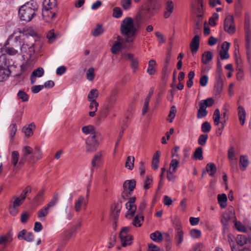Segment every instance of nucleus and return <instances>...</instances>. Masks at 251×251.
<instances>
[{"mask_svg":"<svg viewBox=\"0 0 251 251\" xmlns=\"http://www.w3.org/2000/svg\"><path fill=\"white\" fill-rule=\"evenodd\" d=\"M203 158L202 148L201 147L197 148L194 153L193 158L201 160Z\"/></svg>","mask_w":251,"mask_h":251,"instance_id":"obj_39","label":"nucleus"},{"mask_svg":"<svg viewBox=\"0 0 251 251\" xmlns=\"http://www.w3.org/2000/svg\"><path fill=\"white\" fill-rule=\"evenodd\" d=\"M103 32L102 25H97L96 27L92 31V34L94 36L97 37L101 34Z\"/></svg>","mask_w":251,"mask_h":251,"instance_id":"obj_46","label":"nucleus"},{"mask_svg":"<svg viewBox=\"0 0 251 251\" xmlns=\"http://www.w3.org/2000/svg\"><path fill=\"white\" fill-rule=\"evenodd\" d=\"M173 226L175 229V241L177 246H179L183 241L184 232L182 229V225L180 220L177 218L173 221Z\"/></svg>","mask_w":251,"mask_h":251,"instance_id":"obj_5","label":"nucleus"},{"mask_svg":"<svg viewBox=\"0 0 251 251\" xmlns=\"http://www.w3.org/2000/svg\"><path fill=\"white\" fill-rule=\"evenodd\" d=\"M95 70L93 67L90 68L86 72L87 79L89 81H92L95 76Z\"/></svg>","mask_w":251,"mask_h":251,"instance_id":"obj_49","label":"nucleus"},{"mask_svg":"<svg viewBox=\"0 0 251 251\" xmlns=\"http://www.w3.org/2000/svg\"><path fill=\"white\" fill-rule=\"evenodd\" d=\"M176 110L175 106H172L171 108V110L168 115V120H169V122L172 123L173 122V119L175 118L176 116Z\"/></svg>","mask_w":251,"mask_h":251,"instance_id":"obj_52","label":"nucleus"},{"mask_svg":"<svg viewBox=\"0 0 251 251\" xmlns=\"http://www.w3.org/2000/svg\"><path fill=\"white\" fill-rule=\"evenodd\" d=\"M18 97L23 101H26L28 99V95L24 91L22 90H20L18 92Z\"/></svg>","mask_w":251,"mask_h":251,"instance_id":"obj_57","label":"nucleus"},{"mask_svg":"<svg viewBox=\"0 0 251 251\" xmlns=\"http://www.w3.org/2000/svg\"><path fill=\"white\" fill-rule=\"evenodd\" d=\"M223 82L220 77H219L215 84L214 90L215 95H219L223 91Z\"/></svg>","mask_w":251,"mask_h":251,"instance_id":"obj_19","label":"nucleus"},{"mask_svg":"<svg viewBox=\"0 0 251 251\" xmlns=\"http://www.w3.org/2000/svg\"><path fill=\"white\" fill-rule=\"evenodd\" d=\"M10 130V142H12L13 141V138L17 132V126L16 124H12L9 126Z\"/></svg>","mask_w":251,"mask_h":251,"instance_id":"obj_45","label":"nucleus"},{"mask_svg":"<svg viewBox=\"0 0 251 251\" xmlns=\"http://www.w3.org/2000/svg\"><path fill=\"white\" fill-rule=\"evenodd\" d=\"M8 42H6L3 50L4 52L9 55H15L18 53V50L12 46H7Z\"/></svg>","mask_w":251,"mask_h":251,"instance_id":"obj_20","label":"nucleus"},{"mask_svg":"<svg viewBox=\"0 0 251 251\" xmlns=\"http://www.w3.org/2000/svg\"><path fill=\"white\" fill-rule=\"evenodd\" d=\"M174 4L172 1L168 0L166 4V11L164 13L165 18H168L173 12Z\"/></svg>","mask_w":251,"mask_h":251,"instance_id":"obj_13","label":"nucleus"},{"mask_svg":"<svg viewBox=\"0 0 251 251\" xmlns=\"http://www.w3.org/2000/svg\"><path fill=\"white\" fill-rule=\"evenodd\" d=\"M227 232V231H226ZM234 236L231 233H227V240L229 243L230 246L232 251H238L237 249H235L234 243Z\"/></svg>","mask_w":251,"mask_h":251,"instance_id":"obj_35","label":"nucleus"},{"mask_svg":"<svg viewBox=\"0 0 251 251\" xmlns=\"http://www.w3.org/2000/svg\"><path fill=\"white\" fill-rule=\"evenodd\" d=\"M102 153L98 152L94 156L91 161V165L94 168H98L102 160Z\"/></svg>","mask_w":251,"mask_h":251,"instance_id":"obj_14","label":"nucleus"},{"mask_svg":"<svg viewBox=\"0 0 251 251\" xmlns=\"http://www.w3.org/2000/svg\"><path fill=\"white\" fill-rule=\"evenodd\" d=\"M230 219V216L227 212H225L223 214L221 217V223L223 226V233L225 234L226 231H228V228L227 227L228 221Z\"/></svg>","mask_w":251,"mask_h":251,"instance_id":"obj_10","label":"nucleus"},{"mask_svg":"<svg viewBox=\"0 0 251 251\" xmlns=\"http://www.w3.org/2000/svg\"><path fill=\"white\" fill-rule=\"evenodd\" d=\"M59 201V196L57 193L55 194L52 197L50 202L46 205L50 210L51 208L54 207L58 203Z\"/></svg>","mask_w":251,"mask_h":251,"instance_id":"obj_28","label":"nucleus"},{"mask_svg":"<svg viewBox=\"0 0 251 251\" xmlns=\"http://www.w3.org/2000/svg\"><path fill=\"white\" fill-rule=\"evenodd\" d=\"M211 128L210 123L208 122H204L201 125V130L204 133L209 132Z\"/></svg>","mask_w":251,"mask_h":251,"instance_id":"obj_54","label":"nucleus"},{"mask_svg":"<svg viewBox=\"0 0 251 251\" xmlns=\"http://www.w3.org/2000/svg\"><path fill=\"white\" fill-rule=\"evenodd\" d=\"M233 24H234L233 17L232 16H228L226 17L225 20L224 26H227Z\"/></svg>","mask_w":251,"mask_h":251,"instance_id":"obj_64","label":"nucleus"},{"mask_svg":"<svg viewBox=\"0 0 251 251\" xmlns=\"http://www.w3.org/2000/svg\"><path fill=\"white\" fill-rule=\"evenodd\" d=\"M44 190L40 191L34 198L33 201L36 203H39L43 200Z\"/></svg>","mask_w":251,"mask_h":251,"instance_id":"obj_60","label":"nucleus"},{"mask_svg":"<svg viewBox=\"0 0 251 251\" xmlns=\"http://www.w3.org/2000/svg\"><path fill=\"white\" fill-rule=\"evenodd\" d=\"M179 161L176 159H173L170 164V172L172 173H175L176 171V169L178 167Z\"/></svg>","mask_w":251,"mask_h":251,"instance_id":"obj_38","label":"nucleus"},{"mask_svg":"<svg viewBox=\"0 0 251 251\" xmlns=\"http://www.w3.org/2000/svg\"><path fill=\"white\" fill-rule=\"evenodd\" d=\"M10 62L7 60L4 54H0V69L9 68Z\"/></svg>","mask_w":251,"mask_h":251,"instance_id":"obj_22","label":"nucleus"},{"mask_svg":"<svg viewBox=\"0 0 251 251\" xmlns=\"http://www.w3.org/2000/svg\"><path fill=\"white\" fill-rule=\"evenodd\" d=\"M213 58V56L210 51H205L202 55V62L204 64H208Z\"/></svg>","mask_w":251,"mask_h":251,"instance_id":"obj_24","label":"nucleus"},{"mask_svg":"<svg viewBox=\"0 0 251 251\" xmlns=\"http://www.w3.org/2000/svg\"><path fill=\"white\" fill-rule=\"evenodd\" d=\"M134 157L129 156L127 157L125 164V167L129 170H132L134 167Z\"/></svg>","mask_w":251,"mask_h":251,"instance_id":"obj_43","label":"nucleus"},{"mask_svg":"<svg viewBox=\"0 0 251 251\" xmlns=\"http://www.w3.org/2000/svg\"><path fill=\"white\" fill-rule=\"evenodd\" d=\"M220 112L219 109H216L214 111L213 119L214 121V124L215 126H218L220 124Z\"/></svg>","mask_w":251,"mask_h":251,"instance_id":"obj_44","label":"nucleus"},{"mask_svg":"<svg viewBox=\"0 0 251 251\" xmlns=\"http://www.w3.org/2000/svg\"><path fill=\"white\" fill-rule=\"evenodd\" d=\"M98 91L96 89H93L90 91L88 95V99L90 101H96V100L98 97Z\"/></svg>","mask_w":251,"mask_h":251,"instance_id":"obj_37","label":"nucleus"},{"mask_svg":"<svg viewBox=\"0 0 251 251\" xmlns=\"http://www.w3.org/2000/svg\"><path fill=\"white\" fill-rule=\"evenodd\" d=\"M228 158L229 160L236 159L235 157V151L233 147H231L228 150Z\"/></svg>","mask_w":251,"mask_h":251,"instance_id":"obj_63","label":"nucleus"},{"mask_svg":"<svg viewBox=\"0 0 251 251\" xmlns=\"http://www.w3.org/2000/svg\"><path fill=\"white\" fill-rule=\"evenodd\" d=\"M136 186V181L134 179L127 180L125 181L123 184V188L127 189L130 192H132Z\"/></svg>","mask_w":251,"mask_h":251,"instance_id":"obj_15","label":"nucleus"},{"mask_svg":"<svg viewBox=\"0 0 251 251\" xmlns=\"http://www.w3.org/2000/svg\"><path fill=\"white\" fill-rule=\"evenodd\" d=\"M24 35L23 36H16L15 38L16 45L15 46V48H18L19 47H21V51L22 53L23 54V56H25V54L24 53H26L27 51H28V49L29 47V45H27L25 42H23L22 44V42L21 40L23 39L22 37H23Z\"/></svg>","mask_w":251,"mask_h":251,"instance_id":"obj_7","label":"nucleus"},{"mask_svg":"<svg viewBox=\"0 0 251 251\" xmlns=\"http://www.w3.org/2000/svg\"><path fill=\"white\" fill-rule=\"evenodd\" d=\"M237 244L241 246H242L246 244L247 238L244 235H238L236 237Z\"/></svg>","mask_w":251,"mask_h":251,"instance_id":"obj_50","label":"nucleus"},{"mask_svg":"<svg viewBox=\"0 0 251 251\" xmlns=\"http://www.w3.org/2000/svg\"><path fill=\"white\" fill-rule=\"evenodd\" d=\"M35 126L33 124H30L28 126H25L23 128L22 131L26 137H30L33 134V128H35Z\"/></svg>","mask_w":251,"mask_h":251,"instance_id":"obj_23","label":"nucleus"},{"mask_svg":"<svg viewBox=\"0 0 251 251\" xmlns=\"http://www.w3.org/2000/svg\"><path fill=\"white\" fill-rule=\"evenodd\" d=\"M122 10L120 7H115L113 9V15L114 17L119 18L122 15Z\"/></svg>","mask_w":251,"mask_h":251,"instance_id":"obj_62","label":"nucleus"},{"mask_svg":"<svg viewBox=\"0 0 251 251\" xmlns=\"http://www.w3.org/2000/svg\"><path fill=\"white\" fill-rule=\"evenodd\" d=\"M224 29L230 34H232L235 32V27L234 24L230 25L228 26H224Z\"/></svg>","mask_w":251,"mask_h":251,"instance_id":"obj_61","label":"nucleus"},{"mask_svg":"<svg viewBox=\"0 0 251 251\" xmlns=\"http://www.w3.org/2000/svg\"><path fill=\"white\" fill-rule=\"evenodd\" d=\"M218 202L222 208L226 206L227 197L226 194H219L218 195Z\"/></svg>","mask_w":251,"mask_h":251,"instance_id":"obj_26","label":"nucleus"},{"mask_svg":"<svg viewBox=\"0 0 251 251\" xmlns=\"http://www.w3.org/2000/svg\"><path fill=\"white\" fill-rule=\"evenodd\" d=\"M129 228L125 227L122 228L120 233V238L123 247H126L131 244L132 237L128 234Z\"/></svg>","mask_w":251,"mask_h":251,"instance_id":"obj_6","label":"nucleus"},{"mask_svg":"<svg viewBox=\"0 0 251 251\" xmlns=\"http://www.w3.org/2000/svg\"><path fill=\"white\" fill-rule=\"evenodd\" d=\"M56 35L54 33V30L53 29L50 30L48 33L47 34V37L49 40V42L50 43H51L53 42L56 38Z\"/></svg>","mask_w":251,"mask_h":251,"instance_id":"obj_59","label":"nucleus"},{"mask_svg":"<svg viewBox=\"0 0 251 251\" xmlns=\"http://www.w3.org/2000/svg\"><path fill=\"white\" fill-rule=\"evenodd\" d=\"M42 156V152L40 148L35 146L33 150L29 146H25L23 150V155L19 161V165H23L26 161L29 163H34L40 159Z\"/></svg>","mask_w":251,"mask_h":251,"instance_id":"obj_3","label":"nucleus"},{"mask_svg":"<svg viewBox=\"0 0 251 251\" xmlns=\"http://www.w3.org/2000/svg\"><path fill=\"white\" fill-rule=\"evenodd\" d=\"M206 171L209 173V175L213 176L216 172V167L213 163H208L206 167Z\"/></svg>","mask_w":251,"mask_h":251,"instance_id":"obj_33","label":"nucleus"},{"mask_svg":"<svg viewBox=\"0 0 251 251\" xmlns=\"http://www.w3.org/2000/svg\"><path fill=\"white\" fill-rule=\"evenodd\" d=\"M12 240V237L8 234L1 235L0 236V245L5 247L7 244L11 242Z\"/></svg>","mask_w":251,"mask_h":251,"instance_id":"obj_29","label":"nucleus"},{"mask_svg":"<svg viewBox=\"0 0 251 251\" xmlns=\"http://www.w3.org/2000/svg\"><path fill=\"white\" fill-rule=\"evenodd\" d=\"M102 139L101 134L99 132L89 136L86 140L87 152H92L96 151Z\"/></svg>","mask_w":251,"mask_h":251,"instance_id":"obj_4","label":"nucleus"},{"mask_svg":"<svg viewBox=\"0 0 251 251\" xmlns=\"http://www.w3.org/2000/svg\"><path fill=\"white\" fill-rule=\"evenodd\" d=\"M84 204H86V203L85 202L84 197L80 196L75 202L74 209L75 211L77 212H79L81 209L82 206Z\"/></svg>","mask_w":251,"mask_h":251,"instance_id":"obj_12","label":"nucleus"},{"mask_svg":"<svg viewBox=\"0 0 251 251\" xmlns=\"http://www.w3.org/2000/svg\"><path fill=\"white\" fill-rule=\"evenodd\" d=\"M44 73V69L42 68H38L37 69L33 71L32 74L35 77H41Z\"/></svg>","mask_w":251,"mask_h":251,"instance_id":"obj_56","label":"nucleus"},{"mask_svg":"<svg viewBox=\"0 0 251 251\" xmlns=\"http://www.w3.org/2000/svg\"><path fill=\"white\" fill-rule=\"evenodd\" d=\"M200 45V37L199 35H195L192 39L190 43V49L193 54L196 53L198 51Z\"/></svg>","mask_w":251,"mask_h":251,"instance_id":"obj_9","label":"nucleus"},{"mask_svg":"<svg viewBox=\"0 0 251 251\" xmlns=\"http://www.w3.org/2000/svg\"><path fill=\"white\" fill-rule=\"evenodd\" d=\"M121 3L124 10H127L131 7V0H122Z\"/></svg>","mask_w":251,"mask_h":251,"instance_id":"obj_51","label":"nucleus"},{"mask_svg":"<svg viewBox=\"0 0 251 251\" xmlns=\"http://www.w3.org/2000/svg\"><path fill=\"white\" fill-rule=\"evenodd\" d=\"M153 15V8L150 7L142 8L139 14L140 18L143 20H148Z\"/></svg>","mask_w":251,"mask_h":251,"instance_id":"obj_8","label":"nucleus"},{"mask_svg":"<svg viewBox=\"0 0 251 251\" xmlns=\"http://www.w3.org/2000/svg\"><path fill=\"white\" fill-rule=\"evenodd\" d=\"M144 220V217L141 213H138V214L135 217L132 224L136 227H140L142 226V223Z\"/></svg>","mask_w":251,"mask_h":251,"instance_id":"obj_25","label":"nucleus"},{"mask_svg":"<svg viewBox=\"0 0 251 251\" xmlns=\"http://www.w3.org/2000/svg\"><path fill=\"white\" fill-rule=\"evenodd\" d=\"M123 46L122 42L119 41H116L113 45L111 48V52L114 54H117L119 51L122 49Z\"/></svg>","mask_w":251,"mask_h":251,"instance_id":"obj_31","label":"nucleus"},{"mask_svg":"<svg viewBox=\"0 0 251 251\" xmlns=\"http://www.w3.org/2000/svg\"><path fill=\"white\" fill-rule=\"evenodd\" d=\"M42 16L44 19L48 21L50 19H52L55 16V11L44 7L42 11Z\"/></svg>","mask_w":251,"mask_h":251,"instance_id":"obj_11","label":"nucleus"},{"mask_svg":"<svg viewBox=\"0 0 251 251\" xmlns=\"http://www.w3.org/2000/svg\"><path fill=\"white\" fill-rule=\"evenodd\" d=\"M238 115L240 124L243 126L245 122L246 111L242 106H239L238 107Z\"/></svg>","mask_w":251,"mask_h":251,"instance_id":"obj_18","label":"nucleus"},{"mask_svg":"<svg viewBox=\"0 0 251 251\" xmlns=\"http://www.w3.org/2000/svg\"><path fill=\"white\" fill-rule=\"evenodd\" d=\"M201 235V231L199 229H193L190 231V235L192 238H199Z\"/></svg>","mask_w":251,"mask_h":251,"instance_id":"obj_53","label":"nucleus"},{"mask_svg":"<svg viewBox=\"0 0 251 251\" xmlns=\"http://www.w3.org/2000/svg\"><path fill=\"white\" fill-rule=\"evenodd\" d=\"M10 74L9 68L0 69V82L6 79Z\"/></svg>","mask_w":251,"mask_h":251,"instance_id":"obj_30","label":"nucleus"},{"mask_svg":"<svg viewBox=\"0 0 251 251\" xmlns=\"http://www.w3.org/2000/svg\"><path fill=\"white\" fill-rule=\"evenodd\" d=\"M208 138L207 134H201L198 139V143L201 146H204Z\"/></svg>","mask_w":251,"mask_h":251,"instance_id":"obj_55","label":"nucleus"},{"mask_svg":"<svg viewBox=\"0 0 251 251\" xmlns=\"http://www.w3.org/2000/svg\"><path fill=\"white\" fill-rule=\"evenodd\" d=\"M56 6L57 2L56 0H48L47 6L45 7L52 10L53 9L55 8Z\"/></svg>","mask_w":251,"mask_h":251,"instance_id":"obj_58","label":"nucleus"},{"mask_svg":"<svg viewBox=\"0 0 251 251\" xmlns=\"http://www.w3.org/2000/svg\"><path fill=\"white\" fill-rule=\"evenodd\" d=\"M160 153L159 151H156L153 154L151 167L153 170H157L158 168V164L160 162Z\"/></svg>","mask_w":251,"mask_h":251,"instance_id":"obj_17","label":"nucleus"},{"mask_svg":"<svg viewBox=\"0 0 251 251\" xmlns=\"http://www.w3.org/2000/svg\"><path fill=\"white\" fill-rule=\"evenodd\" d=\"M197 117L198 119H202L206 117L208 114V111L203 106L199 105Z\"/></svg>","mask_w":251,"mask_h":251,"instance_id":"obj_27","label":"nucleus"},{"mask_svg":"<svg viewBox=\"0 0 251 251\" xmlns=\"http://www.w3.org/2000/svg\"><path fill=\"white\" fill-rule=\"evenodd\" d=\"M199 20H202L203 16V6L202 3H198L196 11L195 12Z\"/></svg>","mask_w":251,"mask_h":251,"instance_id":"obj_42","label":"nucleus"},{"mask_svg":"<svg viewBox=\"0 0 251 251\" xmlns=\"http://www.w3.org/2000/svg\"><path fill=\"white\" fill-rule=\"evenodd\" d=\"M150 238L154 241L159 242L163 240V237L161 233L156 231L150 235Z\"/></svg>","mask_w":251,"mask_h":251,"instance_id":"obj_36","label":"nucleus"},{"mask_svg":"<svg viewBox=\"0 0 251 251\" xmlns=\"http://www.w3.org/2000/svg\"><path fill=\"white\" fill-rule=\"evenodd\" d=\"M50 210L46 206H44L43 208L40 209L38 212V217L41 219V221L44 220L43 218L47 216L49 213Z\"/></svg>","mask_w":251,"mask_h":251,"instance_id":"obj_41","label":"nucleus"},{"mask_svg":"<svg viewBox=\"0 0 251 251\" xmlns=\"http://www.w3.org/2000/svg\"><path fill=\"white\" fill-rule=\"evenodd\" d=\"M38 6L34 1H29L19 9V16L21 20L29 22L36 15Z\"/></svg>","mask_w":251,"mask_h":251,"instance_id":"obj_2","label":"nucleus"},{"mask_svg":"<svg viewBox=\"0 0 251 251\" xmlns=\"http://www.w3.org/2000/svg\"><path fill=\"white\" fill-rule=\"evenodd\" d=\"M126 208L127 211L126 214V217L128 219H131L134 215L135 211L137 209L136 205H126Z\"/></svg>","mask_w":251,"mask_h":251,"instance_id":"obj_16","label":"nucleus"},{"mask_svg":"<svg viewBox=\"0 0 251 251\" xmlns=\"http://www.w3.org/2000/svg\"><path fill=\"white\" fill-rule=\"evenodd\" d=\"M14 199L11 205L18 207L23 203L25 199H23V197L20 196V198L14 197Z\"/></svg>","mask_w":251,"mask_h":251,"instance_id":"obj_48","label":"nucleus"},{"mask_svg":"<svg viewBox=\"0 0 251 251\" xmlns=\"http://www.w3.org/2000/svg\"><path fill=\"white\" fill-rule=\"evenodd\" d=\"M156 64V61L153 59H151L149 62V67L147 69V72L150 75H153L156 73V70L154 66Z\"/></svg>","mask_w":251,"mask_h":251,"instance_id":"obj_32","label":"nucleus"},{"mask_svg":"<svg viewBox=\"0 0 251 251\" xmlns=\"http://www.w3.org/2000/svg\"><path fill=\"white\" fill-rule=\"evenodd\" d=\"M138 30V28L135 27L131 18H126L123 20L120 31L121 33L126 37V41L127 43L133 42Z\"/></svg>","mask_w":251,"mask_h":251,"instance_id":"obj_1","label":"nucleus"},{"mask_svg":"<svg viewBox=\"0 0 251 251\" xmlns=\"http://www.w3.org/2000/svg\"><path fill=\"white\" fill-rule=\"evenodd\" d=\"M82 132L85 134H90L91 135L97 133V132L95 131L94 127L92 125H88L84 126L82 128Z\"/></svg>","mask_w":251,"mask_h":251,"instance_id":"obj_34","label":"nucleus"},{"mask_svg":"<svg viewBox=\"0 0 251 251\" xmlns=\"http://www.w3.org/2000/svg\"><path fill=\"white\" fill-rule=\"evenodd\" d=\"M240 164L242 170L244 171L249 164V161L247 156L242 155L240 156Z\"/></svg>","mask_w":251,"mask_h":251,"instance_id":"obj_40","label":"nucleus"},{"mask_svg":"<svg viewBox=\"0 0 251 251\" xmlns=\"http://www.w3.org/2000/svg\"><path fill=\"white\" fill-rule=\"evenodd\" d=\"M214 100L212 98H209L205 100H201L199 102V105L203 106L206 109L214 104Z\"/></svg>","mask_w":251,"mask_h":251,"instance_id":"obj_21","label":"nucleus"},{"mask_svg":"<svg viewBox=\"0 0 251 251\" xmlns=\"http://www.w3.org/2000/svg\"><path fill=\"white\" fill-rule=\"evenodd\" d=\"M19 158V154L17 151H13L12 152L11 154V160H12V164L15 167L18 162Z\"/></svg>","mask_w":251,"mask_h":251,"instance_id":"obj_47","label":"nucleus"}]
</instances>
